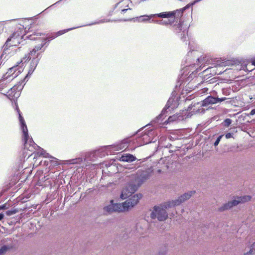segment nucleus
Segmentation results:
<instances>
[{
  "label": "nucleus",
  "mask_w": 255,
  "mask_h": 255,
  "mask_svg": "<svg viewBox=\"0 0 255 255\" xmlns=\"http://www.w3.org/2000/svg\"><path fill=\"white\" fill-rule=\"evenodd\" d=\"M45 35L44 33L40 32H33L32 34L28 35L26 36V39H30L31 40H39L41 43L34 47L32 50L30 51L29 53L25 54V56L23 57L20 61H17L15 64H25L26 62L31 60L30 64H38L39 60L41 58V53L43 52L45 48L42 49V47L44 46L47 47L50 43L46 37L43 38H37L34 36H41Z\"/></svg>",
  "instance_id": "nucleus-1"
},
{
  "label": "nucleus",
  "mask_w": 255,
  "mask_h": 255,
  "mask_svg": "<svg viewBox=\"0 0 255 255\" xmlns=\"http://www.w3.org/2000/svg\"><path fill=\"white\" fill-rule=\"evenodd\" d=\"M195 193V191L185 193L179 197L178 199L167 202L161 207L154 206L153 210L150 214L151 218L153 219L157 218L160 221L165 220L168 217L166 209L180 205L189 199Z\"/></svg>",
  "instance_id": "nucleus-2"
},
{
  "label": "nucleus",
  "mask_w": 255,
  "mask_h": 255,
  "mask_svg": "<svg viewBox=\"0 0 255 255\" xmlns=\"http://www.w3.org/2000/svg\"><path fill=\"white\" fill-rule=\"evenodd\" d=\"M149 177V173L147 171L138 170L136 175L132 177L131 181L123 189L121 198L123 199H125L130 196Z\"/></svg>",
  "instance_id": "nucleus-3"
},
{
  "label": "nucleus",
  "mask_w": 255,
  "mask_h": 255,
  "mask_svg": "<svg viewBox=\"0 0 255 255\" xmlns=\"http://www.w3.org/2000/svg\"><path fill=\"white\" fill-rule=\"evenodd\" d=\"M19 120L20 124L21 129L23 132V138L24 141V147L25 149H27L31 152H34L35 150L38 148L39 151L38 153L44 157L53 158V157L47 153L43 149L39 147L36 144L34 143L31 138L29 137L28 133V129L26 125L24 119L19 113Z\"/></svg>",
  "instance_id": "nucleus-4"
},
{
  "label": "nucleus",
  "mask_w": 255,
  "mask_h": 255,
  "mask_svg": "<svg viewBox=\"0 0 255 255\" xmlns=\"http://www.w3.org/2000/svg\"><path fill=\"white\" fill-rule=\"evenodd\" d=\"M141 130H139L137 132V137L136 138L132 137L134 141L133 144H135L133 149L136 147L140 146L152 142H154L156 140L155 137L157 134L153 129L149 130L146 129L144 131L140 133Z\"/></svg>",
  "instance_id": "nucleus-5"
},
{
  "label": "nucleus",
  "mask_w": 255,
  "mask_h": 255,
  "mask_svg": "<svg viewBox=\"0 0 255 255\" xmlns=\"http://www.w3.org/2000/svg\"><path fill=\"white\" fill-rule=\"evenodd\" d=\"M141 197V194H137L123 203H113V211L119 212L128 211L137 204Z\"/></svg>",
  "instance_id": "nucleus-6"
},
{
  "label": "nucleus",
  "mask_w": 255,
  "mask_h": 255,
  "mask_svg": "<svg viewBox=\"0 0 255 255\" xmlns=\"http://www.w3.org/2000/svg\"><path fill=\"white\" fill-rule=\"evenodd\" d=\"M19 34L17 32H13L7 38L5 42L3 48V52L0 56V63L1 64L3 61L4 63L7 60L9 56L8 54L9 52L8 50L9 48L12 46H16L17 44H20V42L18 40Z\"/></svg>",
  "instance_id": "nucleus-7"
},
{
  "label": "nucleus",
  "mask_w": 255,
  "mask_h": 255,
  "mask_svg": "<svg viewBox=\"0 0 255 255\" xmlns=\"http://www.w3.org/2000/svg\"><path fill=\"white\" fill-rule=\"evenodd\" d=\"M226 99L227 98L226 97L219 98L218 97H214L212 96H209L202 101L201 103H197L193 105L192 106L193 109L192 112H194L195 113H204L205 110L203 107L221 103Z\"/></svg>",
  "instance_id": "nucleus-8"
},
{
  "label": "nucleus",
  "mask_w": 255,
  "mask_h": 255,
  "mask_svg": "<svg viewBox=\"0 0 255 255\" xmlns=\"http://www.w3.org/2000/svg\"><path fill=\"white\" fill-rule=\"evenodd\" d=\"M111 146L103 147L99 149L86 153L84 156L85 163L91 165V162L94 161L98 157L102 158L106 155L111 154V151L109 150Z\"/></svg>",
  "instance_id": "nucleus-9"
},
{
  "label": "nucleus",
  "mask_w": 255,
  "mask_h": 255,
  "mask_svg": "<svg viewBox=\"0 0 255 255\" xmlns=\"http://www.w3.org/2000/svg\"><path fill=\"white\" fill-rule=\"evenodd\" d=\"M111 21V18H104L101 19V20H97V21H95L94 22H91L89 24L60 30L57 32L52 33L50 34H47L45 36L46 37L47 39L48 40V41L50 42L51 40L54 39L56 37H57L59 36H61V35L65 34V33H66L69 31H71L72 30H73V29H76L78 28L82 27L83 26H91L93 25L99 24L100 23H105V22H110Z\"/></svg>",
  "instance_id": "nucleus-10"
},
{
  "label": "nucleus",
  "mask_w": 255,
  "mask_h": 255,
  "mask_svg": "<svg viewBox=\"0 0 255 255\" xmlns=\"http://www.w3.org/2000/svg\"><path fill=\"white\" fill-rule=\"evenodd\" d=\"M234 57L228 58L226 57H213L210 55L203 54L200 56L198 55L196 58L197 64H220L228 61L232 62ZM232 62H233L232 61Z\"/></svg>",
  "instance_id": "nucleus-11"
},
{
  "label": "nucleus",
  "mask_w": 255,
  "mask_h": 255,
  "mask_svg": "<svg viewBox=\"0 0 255 255\" xmlns=\"http://www.w3.org/2000/svg\"><path fill=\"white\" fill-rule=\"evenodd\" d=\"M179 18V21L177 24L173 23L171 25V29L182 41L184 42L186 40L189 26L187 24H185L181 18Z\"/></svg>",
  "instance_id": "nucleus-12"
},
{
  "label": "nucleus",
  "mask_w": 255,
  "mask_h": 255,
  "mask_svg": "<svg viewBox=\"0 0 255 255\" xmlns=\"http://www.w3.org/2000/svg\"><path fill=\"white\" fill-rule=\"evenodd\" d=\"M177 107V101L174 98H169L168 100L165 107L162 110L161 113L157 117H156L151 122L150 125H153L156 123L161 124L163 120V116L166 117V114L169 111L173 110Z\"/></svg>",
  "instance_id": "nucleus-13"
},
{
  "label": "nucleus",
  "mask_w": 255,
  "mask_h": 255,
  "mask_svg": "<svg viewBox=\"0 0 255 255\" xmlns=\"http://www.w3.org/2000/svg\"><path fill=\"white\" fill-rule=\"evenodd\" d=\"M23 81H21L18 85L13 86L6 94H4L9 100L15 102L20 96V91L22 90L24 85Z\"/></svg>",
  "instance_id": "nucleus-14"
},
{
  "label": "nucleus",
  "mask_w": 255,
  "mask_h": 255,
  "mask_svg": "<svg viewBox=\"0 0 255 255\" xmlns=\"http://www.w3.org/2000/svg\"><path fill=\"white\" fill-rule=\"evenodd\" d=\"M251 199V197L250 196H244L243 197H238L237 199L231 200L228 203L224 204L222 206L219 208V211H224L225 210H229L240 203L250 201Z\"/></svg>",
  "instance_id": "nucleus-15"
},
{
  "label": "nucleus",
  "mask_w": 255,
  "mask_h": 255,
  "mask_svg": "<svg viewBox=\"0 0 255 255\" xmlns=\"http://www.w3.org/2000/svg\"><path fill=\"white\" fill-rule=\"evenodd\" d=\"M134 142V139L131 136L117 141L113 144V151L122 150L129 146L133 145Z\"/></svg>",
  "instance_id": "nucleus-16"
},
{
  "label": "nucleus",
  "mask_w": 255,
  "mask_h": 255,
  "mask_svg": "<svg viewBox=\"0 0 255 255\" xmlns=\"http://www.w3.org/2000/svg\"><path fill=\"white\" fill-rule=\"evenodd\" d=\"M23 70V68L19 65H15L9 68L6 73L5 77L7 79H11V81L19 75Z\"/></svg>",
  "instance_id": "nucleus-17"
},
{
  "label": "nucleus",
  "mask_w": 255,
  "mask_h": 255,
  "mask_svg": "<svg viewBox=\"0 0 255 255\" xmlns=\"http://www.w3.org/2000/svg\"><path fill=\"white\" fill-rule=\"evenodd\" d=\"M136 157L132 154L125 153H119L114 158H113V163L116 160L122 162H132L136 160Z\"/></svg>",
  "instance_id": "nucleus-18"
},
{
  "label": "nucleus",
  "mask_w": 255,
  "mask_h": 255,
  "mask_svg": "<svg viewBox=\"0 0 255 255\" xmlns=\"http://www.w3.org/2000/svg\"><path fill=\"white\" fill-rule=\"evenodd\" d=\"M188 47L190 50L186 56L185 62L187 64H197L196 58L198 57L197 52L192 49L190 43H189Z\"/></svg>",
  "instance_id": "nucleus-19"
},
{
  "label": "nucleus",
  "mask_w": 255,
  "mask_h": 255,
  "mask_svg": "<svg viewBox=\"0 0 255 255\" xmlns=\"http://www.w3.org/2000/svg\"><path fill=\"white\" fill-rule=\"evenodd\" d=\"M65 162L68 164H81L82 168H86L88 166V164L85 162L84 156L67 160Z\"/></svg>",
  "instance_id": "nucleus-20"
},
{
  "label": "nucleus",
  "mask_w": 255,
  "mask_h": 255,
  "mask_svg": "<svg viewBox=\"0 0 255 255\" xmlns=\"http://www.w3.org/2000/svg\"><path fill=\"white\" fill-rule=\"evenodd\" d=\"M151 17H161V18H169L174 17L177 19V14L175 10L172 11L162 12L159 13L150 15Z\"/></svg>",
  "instance_id": "nucleus-21"
},
{
  "label": "nucleus",
  "mask_w": 255,
  "mask_h": 255,
  "mask_svg": "<svg viewBox=\"0 0 255 255\" xmlns=\"http://www.w3.org/2000/svg\"><path fill=\"white\" fill-rule=\"evenodd\" d=\"M234 64H255V57L247 59L244 57H236L232 60Z\"/></svg>",
  "instance_id": "nucleus-22"
},
{
  "label": "nucleus",
  "mask_w": 255,
  "mask_h": 255,
  "mask_svg": "<svg viewBox=\"0 0 255 255\" xmlns=\"http://www.w3.org/2000/svg\"><path fill=\"white\" fill-rule=\"evenodd\" d=\"M197 0H195L191 2V3L187 4L185 7L176 10V12L177 14V19L178 18H181L182 16L183 12L187 9L189 8L190 7L193 6V5L195 4L196 3L199 2V1H197Z\"/></svg>",
  "instance_id": "nucleus-23"
},
{
  "label": "nucleus",
  "mask_w": 255,
  "mask_h": 255,
  "mask_svg": "<svg viewBox=\"0 0 255 255\" xmlns=\"http://www.w3.org/2000/svg\"><path fill=\"white\" fill-rule=\"evenodd\" d=\"M11 81V79H7L5 77L0 80V91H1L4 88H6Z\"/></svg>",
  "instance_id": "nucleus-24"
},
{
  "label": "nucleus",
  "mask_w": 255,
  "mask_h": 255,
  "mask_svg": "<svg viewBox=\"0 0 255 255\" xmlns=\"http://www.w3.org/2000/svg\"><path fill=\"white\" fill-rule=\"evenodd\" d=\"M36 67V65H30L28 69V71L26 75L25 76L24 79L22 81H23V84L25 83V81H27L30 76L32 75L34 71L35 70Z\"/></svg>",
  "instance_id": "nucleus-25"
},
{
  "label": "nucleus",
  "mask_w": 255,
  "mask_h": 255,
  "mask_svg": "<svg viewBox=\"0 0 255 255\" xmlns=\"http://www.w3.org/2000/svg\"><path fill=\"white\" fill-rule=\"evenodd\" d=\"M155 23L160 24V25H170V26L172 25L173 23H174V21L171 20L170 19L168 20H156L154 21Z\"/></svg>",
  "instance_id": "nucleus-26"
},
{
  "label": "nucleus",
  "mask_w": 255,
  "mask_h": 255,
  "mask_svg": "<svg viewBox=\"0 0 255 255\" xmlns=\"http://www.w3.org/2000/svg\"><path fill=\"white\" fill-rule=\"evenodd\" d=\"M103 211L105 214H111L112 213V200L109 201L108 205L104 207Z\"/></svg>",
  "instance_id": "nucleus-27"
},
{
  "label": "nucleus",
  "mask_w": 255,
  "mask_h": 255,
  "mask_svg": "<svg viewBox=\"0 0 255 255\" xmlns=\"http://www.w3.org/2000/svg\"><path fill=\"white\" fill-rule=\"evenodd\" d=\"M255 242L253 243L251 247L250 251L245 254L244 255H252L255 253Z\"/></svg>",
  "instance_id": "nucleus-28"
},
{
  "label": "nucleus",
  "mask_w": 255,
  "mask_h": 255,
  "mask_svg": "<svg viewBox=\"0 0 255 255\" xmlns=\"http://www.w3.org/2000/svg\"><path fill=\"white\" fill-rule=\"evenodd\" d=\"M150 18H151L150 17V15L149 16H147V15H143V16H140L139 17H138V18L139 19V21H141V22L149 20Z\"/></svg>",
  "instance_id": "nucleus-29"
},
{
  "label": "nucleus",
  "mask_w": 255,
  "mask_h": 255,
  "mask_svg": "<svg viewBox=\"0 0 255 255\" xmlns=\"http://www.w3.org/2000/svg\"><path fill=\"white\" fill-rule=\"evenodd\" d=\"M17 212V210L14 209V210H9L6 211V215L7 216H10L12 215L15 214Z\"/></svg>",
  "instance_id": "nucleus-30"
},
{
  "label": "nucleus",
  "mask_w": 255,
  "mask_h": 255,
  "mask_svg": "<svg viewBox=\"0 0 255 255\" xmlns=\"http://www.w3.org/2000/svg\"><path fill=\"white\" fill-rule=\"evenodd\" d=\"M8 248L6 246H3L0 249V255H4L7 251Z\"/></svg>",
  "instance_id": "nucleus-31"
},
{
  "label": "nucleus",
  "mask_w": 255,
  "mask_h": 255,
  "mask_svg": "<svg viewBox=\"0 0 255 255\" xmlns=\"http://www.w3.org/2000/svg\"><path fill=\"white\" fill-rule=\"evenodd\" d=\"M232 120L230 119H226L224 122V126L226 127H229L232 123Z\"/></svg>",
  "instance_id": "nucleus-32"
},
{
  "label": "nucleus",
  "mask_w": 255,
  "mask_h": 255,
  "mask_svg": "<svg viewBox=\"0 0 255 255\" xmlns=\"http://www.w3.org/2000/svg\"><path fill=\"white\" fill-rule=\"evenodd\" d=\"M55 5H53V4L51 5L50 6H48V7L45 8L44 10H43L42 12L39 13V14H45V13H48V9L51 8V7H53Z\"/></svg>",
  "instance_id": "nucleus-33"
},
{
  "label": "nucleus",
  "mask_w": 255,
  "mask_h": 255,
  "mask_svg": "<svg viewBox=\"0 0 255 255\" xmlns=\"http://www.w3.org/2000/svg\"><path fill=\"white\" fill-rule=\"evenodd\" d=\"M223 136V135H220V136H219L218 137V138H217L216 140L214 142V146H217L219 144V142H220V140L222 139Z\"/></svg>",
  "instance_id": "nucleus-34"
},
{
  "label": "nucleus",
  "mask_w": 255,
  "mask_h": 255,
  "mask_svg": "<svg viewBox=\"0 0 255 255\" xmlns=\"http://www.w3.org/2000/svg\"><path fill=\"white\" fill-rule=\"evenodd\" d=\"M225 137L227 139L231 138L233 137V133L228 132L225 134Z\"/></svg>",
  "instance_id": "nucleus-35"
},
{
  "label": "nucleus",
  "mask_w": 255,
  "mask_h": 255,
  "mask_svg": "<svg viewBox=\"0 0 255 255\" xmlns=\"http://www.w3.org/2000/svg\"><path fill=\"white\" fill-rule=\"evenodd\" d=\"M255 114V109H253V110L251 111V112H250V115H251V116H253V115H254Z\"/></svg>",
  "instance_id": "nucleus-36"
},
{
  "label": "nucleus",
  "mask_w": 255,
  "mask_h": 255,
  "mask_svg": "<svg viewBox=\"0 0 255 255\" xmlns=\"http://www.w3.org/2000/svg\"><path fill=\"white\" fill-rule=\"evenodd\" d=\"M243 66L241 67L243 70H246V69L247 68V66L248 65L245 64V65H242Z\"/></svg>",
  "instance_id": "nucleus-37"
},
{
  "label": "nucleus",
  "mask_w": 255,
  "mask_h": 255,
  "mask_svg": "<svg viewBox=\"0 0 255 255\" xmlns=\"http://www.w3.org/2000/svg\"><path fill=\"white\" fill-rule=\"evenodd\" d=\"M211 69V68H207L205 70H204V72H208V71Z\"/></svg>",
  "instance_id": "nucleus-38"
},
{
  "label": "nucleus",
  "mask_w": 255,
  "mask_h": 255,
  "mask_svg": "<svg viewBox=\"0 0 255 255\" xmlns=\"http://www.w3.org/2000/svg\"><path fill=\"white\" fill-rule=\"evenodd\" d=\"M199 72V69H197L196 70H195L194 71H193L192 74H194V72H195V74L197 73L198 72Z\"/></svg>",
  "instance_id": "nucleus-39"
},
{
  "label": "nucleus",
  "mask_w": 255,
  "mask_h": 255,
  "mask_svg": "<svg viewBox=\"0 0 255 255\" xmlns=\"http://www.w3.org/2000/svg\"><path fill=\"white\" fill-rule=\"evenodd\" d=\"M168 120L169 121V122H171L172 121H173V120L172 119V117H169Z\"/></svg>",
  "instance_id": "nucleus-40"
},
{
  "label": "nucleus",
  "mask_w": 255,
  "mask_h": 255,
  "mask_svg": "<svg viewBox=\"0 0 255 255\" xmlns=\"http://www.w3.org/2000/svg\"><path fill=\"white\" fill-rule=\"evenodd\" d=\"M3 216H3V214H0V221L2 219H3Z\"/></svg>",
  "instance_id": "nucleus-41"
},
{
  "label": "nucleus",
  "mask_w": 255,
  "mask_h": 255,
  "mask_svg": "<svg viewBox=\"0 0 255 255\" xmlns=\"http://www.w3.org/2000/svg\"><path fill=\"white\" fill-rule=\"evenodd\" d=\"M230 62V63H231V64H234V62H231L230 61H228L226 62V64H227V62ZM224 63H225V62H224V63H221V64H224Z\"/></svg>",
  "instance_id": "nucleus-42"
},
{
  "label": "nucleus",
  "mask_w": 255,
  "mask_h": 255,
  "mask_svg": "<svg viewBox=\"0 0 255 255\" xmlns=\"http://www.w3.org/2000/svg\"><path fill=\"white\" fill-rule=\"evenodd\" d=\"M190 66L191 65L188 66H186L185 68V70H189L190 67Z\"/></svg>",
  "instance_id": "nucleus-43"
},
{
  "label": "nucleus",
  "mask_w": 255,
  "mask_h": 255,
  "mask_svg": "<svg viewBox=\"0 0 255 255\" xmlns=\"http://www.w3.org/2000/svg\"><path fill=\"white\" fill-rule=\"evenodd\" d=\"M17 19H11V20H6L5 21V22H7V21H15Z\"/></svg>",
  "instance_id": "nucleus-44"
},
{
  "label": "nucleus",
  "mask_w": 255,
  "mask_h": 255,
  "mask_svg": "<svg viewBox=\"0 0 255 255\" xmlns=\"http://www.w3.org/2000/svg\"><path fill=\"white\" fill-rule=\"evenodd\" d=\"M0 28H2V30L3 29V24L0 23Z\"/></svg>",
  "instance_id": "nucleus-45"
},
{
  "label": "nucleus",
  "mask_w": 255,
  "mask_h": 255,
  "mask_svg": "<svg viewBox=\"0 0 255 255\" xmlns=\"http://www.w3.org/2000/svg\"><path fill=\"white\" fill-rule=\"evenodd\" d=\"M255 68H253V69H251V70H248V69H247V70H248V71H252V70H253V69H255Z\"/></svg>",
  "instance_id": "nucleus-46"
},
{
  "label": "nucleus",
  "mask_w": 255,
  "mask_h": 255,
  "mask_svg": "<svg viewBox=\"0 0 255 255\" xmlns=\"http://www.w3.org/2000/svg\"><path fill=\"white\" fill-rule=\"evenodd\" d=\"M111 10L109 11V15L108 16L111 15Z\"/></svg>",
  "instance_id": "nucleus-47"
},
{
  "label": "nucleus",
  "mask_w": 255,
  "mask_h": 255,
  "mask_svg": "<svg viewBox=\"0 0 255 255\" xmlns=\"http://www.w3.org/2000/svg\"><path fill=\"white\" fill-rule=\"evenodd\" d=\"M131 20V19H129V20ZM124 21H127V20H128V19H124Z\"/></svg>",
  "instance_id": "nucleus-48"
},
{
  "label": "nucleus",
  "mask_w": 255,
  "mask_h": 255,
  "mask_svg": "<svg viewBox=\"0 0 255 255\" xmlns=\"http://www.w3.org/2000/svg\"><path fill=\"white\" fill-rule=\"evenodd\" d=\"M5 205H3V206H2V207H1V208H2V209H3V208H5Z\"/></svg>",
  "instance_id": "nucleus-49"
},
{
  "label": "nucleus",
  "mask_w": 255,
  "mask_h": 255,
  "mask_svg": "<svg viewBox=\"0 0 255 255\" xmlns=\"http://www.w3.org/2000/svg\"><path fill=\"white\" fill-rule=\"evenodd\" d=\"M30 27H29V28H28V30H27V31H30Z\"/></svg>",
  "instance_id": "nucleus-50"
},
{
  "label": "nucleus",
  "mask_w": 255,
  "mask_h": 255,
  "mask_svg": "<svg viewBox=\"0 0 255 255\" xmlns=\"http://www.w3.org/2000/svg\"><path fill=\"white\" fill-rule=\"evenodd\" d=\"M20 38H23V36H20Z\"/></svg>",
  "instance_id": "nucleus-51"
},
{
  "label": "nucleus",
  "mask_w": 255,
  "mask_h": 255,
  "mask_svg": "<svg viewBox=\"0 0 255 255\" xmlns=\"http://www.w3.org/2000/svg\"><path fill=\"white\" fill-rule=\"evenodd\" d=\"M218 66H221L222 65H220V64H219V65H217Z\"/></svg>",
  "instance_id": "nucleus-52"
},
{
  "label": "nucleus",
  "mask_w": 255,
  "mask_h": 255,
  "mask_svg": "<svg viewBox=\"0 0 255 255\" xmlns=\"http://www.w3.org/2000/svg\"><path fill=\"white\" fill-rule=\"evenodd\" d=\"M251 66H255V65H251Z\"/></svg>",
  "instance_id": "nucleus-53"
}]
</instances>
